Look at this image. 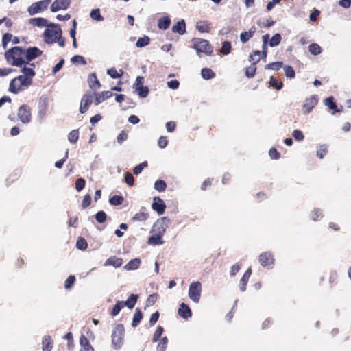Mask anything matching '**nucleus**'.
Wrapping results in <instances>:
<instances>
[{
    "label": "nucleus",
    "mask_w": 351,
    "mask_h": 351,
    "mask_svg": "<svg viewBox=\"0 0 351 351\" xmlns=\"http://www.w3.org/2000/svg\"><path fill=\"white\" fill-rule=\"evenodd\" d=\"M64 339H66L68 341V348L69 349H72L74 347V341H73V334L71 332H69L68 333H66L64 337Z\"/></svg>",
    "instance_id": "nucleus-60"
},
{
    "label": "nucleus",
    "mask_w": 351,
    "mask_h": 351,
    "mask_svg": "<svg viewBox=\"0 0 351 351\" xmlns=\"http://www.w3.org/2000/svg\"><path fill=\"white\" fill-rule=\"evenodd\" d=\"M48 99L47 97H41L38 102V117L43 119L48 111Z\"/></svg>",
    "instance_id": "nucleus-17"
},
{
    "label": "nucleus",
    "mask_w": 351,
    "mask_h": 351,
    "mask_svg": "<svg viewBox=\"0 0 351 351\" xmlns=\"http://www.w3.org/2000/svg\"><path fill=\"white\" fill-rule=\"evenodd\" d=\"M75 282V277L73 275L69 276L64 282V287L66 289H71Z\"/></svg>",
    "instance_id": "nucleus-56"
},
{
    "label": "nucleus",
    "mask_w": 351,
    "mask_h": 351,
    "mask_svg": "<svg viewBox=\"0 0 351 351\" xmlns=\"http://www.w3.org/2000/svg\"><path fill=\"white\" fill-rule=\"evenodd\" d=\"M317 102L318 98L316 95H312L309 98H307L302 106L304 114H306L310 113L313 108L317 105Z\"/></svg>",
    "instance_id": "nucleus-15"
},
{
    "label": "nucleus",
    "mask_w": 351,
    "mask_h": 351,
    "mask_svg": "<svg viewBox=\"0 0 351 351\" xmlns=\"http://www.w3.org/2000/svg\"><path fill=\"white\" fill-rule=\"evenodd\" d=\"M261 58V51L255 50L250 53L249 56V61L252 62V64L245 69V75L247 77L252 78L255 75L256 71V65L259 62Z\"/></svg>",
    "instance_id": "nucleus-5"
},
{
    "label": "nucleus",
    "mask_w": 351,
    "mask_h": 351,
    "mask_svg": "<svg viewBox=\"0 0 351 351\" xmlns=\"http://www.w3.org/2000/svg\"><path fill=\"white\" fill-rule=\"evenodd\" d=\"M323 217L322 211L319 208H315L311 213V219L317 221Z\"/></svg>",
    "instance_id": "nucleus-49"
},
{
    "label": "nucleus",
    "mask_w": 351,
    "mask_h": 351,
    "mask_svg": "<svg viewBox=\"0 0 351 351\" xmlns=\"http://www.w3.org/2000/svg\"><path fill=\"white\" fill-rule=\"evenodd\" d=\"M163 331H164L163 328L161 326H158L156 328L155 332L153 335V339H152L153 341L156 342V341H158L159 339L160 338V337L162 336Z\"/></svg>",
    "instance_id": "nucleus-57"
},
{
    "label": "nucleus",
    "mask_w": 351,
    "mask_h": 351,
    "mask_svg": "<svg viewBox=\"0 0 351 351\" xmlns=\"http://www.w3.org/2000/svg\"><path fill=\"white\" fill-rule=\"evenodd\" d=\"M153 210L157 212L159 215H162L165 213L166 205L163 200L159 197H154V202L152 204Z\"/></svg>",
    "instance_id": "nucleus-18"
},
{
    "label": "nucleus",
    "mask_w": 351,
    "mask_h": 351,
    "mask_svg": "<svg viewBox=\"0 0 351 351\" xmlns=\"http://www.w3.org/2000/svg\"><path fill=\"white\" fill-rule=\"evenodd\" d=\"M328 152L327 147L325 145H322L317 150V156L320 159L323 158Z\"/></svg>",
    "instance_id": "nucleus-55"
},
{
    "label": "nucleus",
    "mask_w": 351,
    "mask_h": 351,
    "mask_svg": "<svg viewBox=\"0 0 351 351\" xmlns=\"http://www.w3.org/2000/svg\"><path fill=\"white\" fill-rule=\"evenodd\" d=\"M310 53L313 55L317 56L322 53L321 47L317 43H312L308 47Z\"/></svg>",
    "instance_id": "nucleus-41"
},
{
    "label": "nucleus",
    "mask_w": 351,
    "mask_h": 351,
    "mask_svg": "<svg viewBox=\"0 0 351 351\" xmlns=\"http://www.w3.org/2000/svg\"><path fill=\"white\" fill-rule=\"evenodd\" d=\"M124 199L121 195H114L109 199V202L111 205L119 206L123 204Z\"/></svg>",
    "instance_id": "nucleus-40"
},
{
    "label": "nucleus",
    "mask_w": 351,
    "mask_h": 351,
    "mask_svg": "<svg viewBox=\"0 0 351 351\" xmlns=\"http://www.w3.org/2000/svg\"><path fill=\"white\" fill-rule=\"evenodd\" d=\"M170 220L167 217H162L154 223L151 230L152 234H156L163 237L167 228L169 226Z\"/></svg>",
    "instance_id": "nucleus-7"
},
{
    "label": "nucleus",
    "mask_w": 351,
    "mask_h": 351,
    "mask_svg": "<svg viewBox=\"0 0 351 351\" xmlns=\"http://www.w3.org/2000/svg\"><path fill=\"white\" fill-rule=\"evenodd\" d=\"M123 307L124 306H123L121 301H117L116 304L113 306V308H112V310L110 311V315H112V317L117 315L119 313L120 311Z\"/></svg>",
    "instance_id": "nucleus-43"
},
{
    "label": "nucleus",
    "mask_w": 351,
    "mask_h": 351,
    "mask_svg": "<svg viewBox=\"0 0 351 351\" xmlns=\"http://www.w3.org/2000/svg\"><path fill=\"white\" fill-rule=\"evenodd\" d=\"M281 35L278 33L275 34L269 40V45L270 47H276L278 45L281 41Z\"/></svg>",
    "instance_id": "nucleus-42"
},
{
    "label": "nucleus",
    "mask_w": 351,
    "mask_h": 351,
    "mask_svg": "<svg viewBox=\"0 0 351 351\" xmlns=\"http://www.w3.org/2000/svg\"><path fill=\"white\" fill-rule=\"evenodd\" d=\"M324 104L328 107L330 110H332V114H335L336 112H340L343 110V106H340L338 108L336 103L335 102L334 97L332 96L328 97L324 100Z\"/></svg>",
    "instance_id": "nucleus-20"
},
{
    "label": "nucleus",
    "mask_w": 351,
    "mask_h": 351,
    "mask_svg": "<svg viewBox=\"0 0 351 351\" xmlns=\"http://www.w3.org/2000/svg\"><path fill=\"white\" fill-rule=\"evenodd\" d=\"M230 51H231V43L229 41L223 42L222 44L221 53L224 55H228L230 53Z\"/></svg>",
    "instance_id": "nucleus-52"
},
{
    "label": "nucleus",
    "mask_w": 351,
    "mask_h": 351,
    "mask_svg": "<svg viewBox=\"0 0 351 351\" xmlns=\"http://www.w3.org/2000/svg\"><path fill=\"white\" fill-rule=\"evenodd\" d=\"M80 351H95L94 348L90 343L88 338L82 334L80 338Z\"/></svg>",
    "instance_id": "nucleus-22"
},
{
    "label": "nucleus",
    "mask_w": 351,
    "mask_h": 351,
    "mask_svg": "<svg viewBox=\"0 0 351 351\" xmlns=\"http://www.w3.org/2000/svg\"><path fill=\"white\" fill-rule=\"evenodd\" d=\"M79 138V131L78 130H73L68 135V140L71 143H75Z\"/></svg>",
    "instance_id": "nucleus-44"
},
{
    "label": "nucleus",
    "mask_w": 351,
    "mask_h": 351,
    "mask_svg": "<svg viewBox=\"0 0 351 351\" xmlns=\"http://www.w3.org/2000/svg\"><path fill=\"white\" fill-rule=\"evenodd\" d=\"M106 218L107 215L106 213L103 210L98 211L95 215V219L99 223L105 222Z\"/></svg>",
    "instance_id": "nucleus-51"
},
{
    "label": "nucleus",
    "mask_w": 351,
    "mask_h": 351,
    "mask_svg": "<svg viewBox=\"0 0 351 351\" xmlns=\"http://www.w3.org/2000/svg\"><path fill=\"white\" fill-rule=\"evenodd\" d=\"M259 262L264 267H272L274 263L273 254L269 252H265L259 255Z\"/></svg>",
    "instance_id": "nucleus-13"
},
{
    "label": "nucleus",
    "mask_w": 351,
    "mask_h": 351,
    "mask_svg": "<svg viewBox=\"0 0 351 351\" xmlns=\"http://www.w3.org/2000/svg\"><path fill=\"white\" fill-rule=\"evenodd\" d=\"M202 291V284L199 281L193 282L190 284L189 288V297L195 303H198L200 300Z\"/></svg>",
    "instance_id": "nucleus-8"
},
{
    "label": "nucleus",
    "mask_w": 351,
    "mask_h": 351,
    "mask_svg": "<svg viewBox=\"0 0 351 351\" xmlns=\"http://www.w3.org/2000/svg\"><path fill=\"white\" fill-rule=\"evenodd\" d=\"M53 347V341L50 335H45L42 340V351H51Z\"/></svg>",
    "instance_id": "nucleus-24"
},
{
    "label": "nucleus",
    "mask_w": 351,
    "mask_h": 351,
    "mask_svg": "<svg viewBox=\"0 0 351 351\" xmlns=\"http://www.w3.org/2000/svg\"><path fill=\"white\" fill-rule=\"evenodd\" d=\"M178 314L185 319H187L192 316L191 308L184 302L180 304L179 308L178 310Z\"/></svg>",
    "instance_id": "nucleus-19"
},
{
    "label": "nucleus",
    "mask_w": 351,
    "mask_h": 351,
    "mask_svg": "<svg viewBox=\"0 0 351 351\" xmlns=\"http://www.w3.org/2000/svg\"><path fill=\"white\" fill-rule=\"evenodd\" d=\"M284 71H285L286 77H289V78H293L295 77V71L292 66H288V65L285 66Z\"/></svg>",
    "instance_id": "nucleus-59"
},
{
    "label": "nucleus",
    "mask_w": 351,
    "mask_h": 351,
    "mask_svg": "<svg viewBox=\"0 0 351 351\" xmlns=\"http://www.w3.org/2000/svg\"><path fill=\"white\" fill-rule=\"evenodd\" d=\"M89 87L95 93L101 87V83L98 80L95 73L90 74L88 77Z\"/></svg>",
    "instance_id": "nucleus-21"
},
{
    "label": "nucleus",
    "mask_w": 351,
    "mask_h": 351,
    "mask_svg": "<svg viewBox=\"0 0 351 351\" xmlns=\"http://www.w3.org/2000/svg\"><path fill=\"white\" fill-rule=\"evenodd\" d=\"M172 31L175 33H178L180 35L186 32V23L184 20L178 21L172 27Z\"/></svg>",
    "instance_id": "nucleus-29"
},
{
    "label": "nucleus",
    "mask_w": 351,
    "mask_h": 351,
    "mask_svg": "<svg viewBox=\"0 0 351 351\" xmlns=\"http://www.w3.org/2000/svg\"><path fill=\"white\" fill-rule=\"evenodd\" d=\"M86 181L83 178H78L75 183V189L79 192L81 191L85 186Z\"/></svg>",
    "instance_id": "nucleus-61"
},
{
    "label": "nucleus",
    "mask_w": 351,
    "mask_h": 351,
    "mask_svg": "<svg viewBox=\"0 0 351 351\" xmlns=\"http://www.w3.org/2000/svg\"><path fill=\"white\" fill-rule=\"evenodd\" d=\"M123 264V259L115 256L108 258L105 263V265H112L116 268L119 267Z\"/></svg>",
    "instance_id": "nucleus-27"
},
{
    "label": "nucleus",
    "mask_w": 351,
    "mask_h": 351,
    "mask_svg": "<svg viewBox=\"0 0 351 351\" xmlns=\"http://www.w3.org/2000/svg\"><path fill=\"white\" fill-rule=\"evenodd\" d=\"M125 328L122 324H117L112 332V345L116 349H120L124 341Z\"/></svg>",
    "instance_id": "nucleus-4"
},
{
    "label": "nucleus",
    "mask_w": 351,
    "mask_h": 351,
    "mask_svg": "<svg viewBox=\"0 0 351 351\" xmlns=\"http://www.w3.org/2000/svg\"><path fill=\"white\" fill-rule=\"evenodd\" d=\"M282 65H283L282 62L278 61V62H271V63L267 64L265 66V69L278 71L280 68H282Z\"/></svg>",
    "instance_id": "nucleus-48"
},
{
    "label": "nucleus",
    "mask_w": 351,
    "mask_h": 351,
    "mask_svg": "<svg viewBox=\"0 0 351 351\" xmlns=\"http://www.w3.org/2000/svg\"><path fill=\"white\" fill-rule=\"evenodd\" d=\"M7 62L16 66H22L25 64V49L21 47H14L5 53Z\"/></svg>",
    "instance_id": "nucleus-1"
},
{
    "label": "nucleus",
    "mask_w": 351,
    "mask_h": 351,
    "mask_svg": "<svg viewBox=\"0 0 351 351\" xmlns=\"http://www.w3.org/2000/svg\"><path fill=\"white\" fill-rule=\"evenodd\" d=\"M138 295L136 294H131L128 300L126 301H121L123 306H127L130 309H132L134 307L137 300H138Z\"/></svg>",
    "instance_id": "nucleus-28"
},
{
    "label": "nucleus",
    "mask_w": 351,
    "mask_h": 351,
    "mask_svg": "<svg viewBox=\"0 0 351 351\" xmlns=\"http://www.w3.org/2000/svg\"><path fill=\"white\" fill-rule=\"evenodd\" d=\"M269 155L271 159L278 160L280 158V154L274 147H272L269 151Z\"/></svg>",
    "instance_id": "nucleus-64"
},
{
    "label": "nucleus",
    "mask_w": 351,
    "mask_h": 351,
    "mask_svg": "<svg viewBox=\"0 0 351 351\" xmlns=\"http://www.w3.org/2000/svg\"><path fill=\"white\" fill-rule=\"evenodd\" d=\"M43 51L37 47H30L26 50L25 49V62L28 64L32 60L40 56Z\"/></svg>",
    "instance_id": "nucleus-14"
},
{
    "label": "nucleus",
    "mask_w": 351,
    "mask_h": 351,
    "mask_svg": "<svg viewBox=\"0 0 351 351\" xmlns=\"http://www.w3.org/2000/svg\"><path fill=\"white\" fill-rule=\"evenodd\" d=\"M193 48L197 51V53L198 55H199L200 53H204L205 54L210 56L213 51V47L209 42L201 38L193 39Z\"/></svg>",
    "instance_id": "nucleus-6"
},
{
    "label": "nucleus",
    "mask_w": 351,
    "mask_h": 351,
    "mask_svg": "<svg viewBox=\"0 0 351 351\" xmlns=\"http://www.w3.org/2000/svg\"><path fill=\"white\" fill-rule=\"evenodd\" d=\"M252 269L249 267L244 274L243 275L241 279L240 280L239 288L241 291H245L246 290V285L249 280L250 276L252 275Z\"/></svg>",
    "instance_id": "nucleus-25"
},
{
    "label": "nucleus",
    "mask_w": 351,
    "mask_h": 351,
    "mask_svg": "<svg viewBox=\"0 0 351 351\" xmlns=\"http://www.w3.org/2000/svg\"><path fill=\"white\" fill-rule=\"evenodd\" d=\"M125 181L128 185L132 186L134 184V178L133 175L130 172H126L125 173Z\"/></svg>",
    "instance_id": "nucleus-62"
},
{
    "label": "nucleus",
    "mask_w": 351,
    "mask_h": 351,
    "mask_svg": "<svg viewBox=\"0 0 351 351\" xmlns=\"http://www.w3.org/2000/svg\"><path fill=\"white\" fill-rule=\"evenodd\" d=\"M47 20L44 18H33L30 19V23L34 26L37 27H47L49 25L47 23Z\"/></svg>",
    "instance_id": "nucleus-34"
},
{
    "label": "nucleus",
    "mask_w": 351,
    "mask_h": 351,
    "mask_svg": "<svg viewBox=\"0 0 351 351\" xmlns=\"http://www.w3.org/2000/svg\"><path fill=\"white\" fill-rule=\"evenodd\" d=\"M24 66L21 69V72L23 75H20L23 76L25 79H27L29 82L33 84V78L36 75V72L34 71L35 65L34 64H23Z\"/></svg>",
    "instance_id": "nucleus-12"
},
{
    "label": "nucleus",
    "mask_w": 351,
    "mask_h": 351,
    "mask_svg": "<svg viewBox=\"0 0 351 351\" xmlns=\"http://www.w3.org/2000/svg\"><path fill=\"white\" fill-rule=\"evenodd\" d=\"M196 29L202 33H208L210 30V23L206 21H199L196 24Z\"/></svg>",
    "instance_id": "nucleus-30"
},
{
    "label": "nucleus",
    "mask_w": 351,
    "mask_h": 351,
    "mask_svg": "<svg viewBox=\"0 0 351 351\" xmlns=\"http://www.w3.org/2000/svg\"><path fill=\"white\" fill-rule=\"evenodd\" d=\"M142 319H143L142 311L138 308H136L134 316H133V319H132V326L133 327L137 326L139 324V323L141 322Z\"/></svg>",
    "instance_id": "nucleus-33"
},
{
    "label": "nucleus",
    "mask_w": 351,
    "mask_h": 351,
    "mask_svg": "<svg viewBox=\"0 0 351 351\" xmlns=\"http://www.w3.org/2000/svg\"><path fill=\"white\" fill-rule=\"evenodd\" d=\"M269 38V34H266L263 36V50L261 51V56H262V58H265L267 53V41Z\"/></svg>",
    "instance_id": "nucleus-38"
},
{
    "label": "nucleus",
    "mask_w": 351,
    "mask_h": 351,
    "mask_svg": "<svg viewBox=\"0 0 351 351\" xmlns=\"http://www.w3.org/2000/svg\"><path fill=\"white\" fill-rule=\"evenodd\" d=\"M71 62H73L74 64L78 63V64H81L83 65L86 64V61L85 58L82 56H80V55H75V56H73L71 59Z\"/></svg>",
    "instance_id": "nucleus-54"
},
{
    "label": "nucleus",
    "mask_w": 351,
    "mask_h": 351,
    "mask_svg": "<svg viewBox=\"0 0 351 351\" xmlns=\"http://www.w3.org/2000/svg\"><path fill=\"white\" fill-rule=\"evenodd\" d=\"M149 214L145 212H139L136 213L132 220L133 221H145L148 219Z\"/></svg>",
    "instance_id": "nucleus-36"
},
{
    "label": "nucleus",
    "mask_w": 351,
    "mask_h": 351,
    "mask_svg": "<svg viewBox=\"0 0 351 351\" xmlns=\"http://www.w3.org/2000/svg\"><path fill=\"white\" fill-rule=\"evenodd\" d=\"M150 39L148 36H145L138 39L136 45L138 47H143L147 45L149 43Z\"/></svg>",
    "instance_id": "nucleus-50"
},
{
    "label": "nucleus",
    "mask_w": 351,
    "mask_h": 351,
    "mask_svg": "<svg viewBox=\"0 0 351 351\" xmlns=\"http://www.w3.org/2000/svg\"><path fill=\"white\" fill-rule=\"evenodd\" d=\"M167 343H168L167 337H162L161 341L158 343V344L157 346V350L158 351H165L167 348Z\"/></svg>",
    "instance_id": "nucleus-58"
},
{
    "label": "nucleus",
    "mask_w": 351,
    "mask_h": 351,
    "mask_svg": "<svg viewBox=\"0 0 351 351\" xmlns=\"http://www.w3.org/2000/svg\"><path fill=\"white\" fill-rule=\"evenodd\" d=\"M256 31L255 26H252L249 31L242 32L240 34V40L243 43L247 42L251 38L253 37L254 34Z\"/></svg>",
    "instance_id": "nucleus-26"
},
{
    "label": "nucleus",
    "mask_w": 351,
    "mask_h": 351,
    "mask_svg": "<svg viewBox=\"0 0 351 351\" xmlns=\"http://www.w3.org/2000/svg\"><path fill=\"white\" fill-rule=\"evenodd\" d=\"M32 84L23 76L13 78L9 84L8 90L13 94H18L27 90Z\"/></svg>",
    "instance_id": "nucleus-2"
},
{
    "label": "nucleus",
    "mask_w": 351,
    "mask_h": 351,
    "mask_svg": "<svg viewBox=\"0 0 351 351\" xmlns=\"http://www.w3.org/2000/svg\"><path fill=\"white\" fill-rule=\"evenodd\" d=\"M147 243L152 245H162L164 243V241L162 239V237L152 234L148 239Z\"/></svg>",
    "instance_id": "nucleus-31"
},
{
    "label": "nucleus",
    "mask_w": 351,
    "mask_h": 351,
    "mask_svg": "<svg viewBox=\"0 0 351 351\" xmlns=\"http://www.w3.org/2000/svg\"><path fill=\"white\" fill-rule=\"evenodd\" d=\"M51 28H47L44 32L45 42L48 44L56 43L62 37V29L59 25L51 24Z\"/></svg>",
    "instance_id": "nucleus-3"
},
{
    "label": "nucleus",
    "mask_w": 351,
    "mask_h": 351,
    "mask_svg": "<svg viewBox=\"0 0 351 351\" xmlns=\"http://www.w3.org/2000/svg\"><path fill=\"white\" fill-rule=\"evenodd\" d=\"M90 16L93 19L97 20L98 21H102L104 19V17L100 14L99 9L93 10L90 12Z\"/></svg>",
    "instance_id": "nucleus-53"
},
{
    "label": "nucleus",
    "mask_w": 351,
    "mask_h": 351,
    "mask_svg": "<svg viewBox=\"0 0 351 351\" xmlns=\"http://www.w3.org/2000/svg\"><path fill=\"white\" fill-rule=\"evenodd\" d=\"M71 4V0H55L50 7L52 12L66 10Z\"/></svg>",
    "instance_id": "nucleus-16"
},
{
    "label": "nucleus",
    "mask_w": 351,
    "mask_h": 351,
    "mask_svg": "<svg viewBox=\"0 0 351 351\" xmlns=\"http://www.w3.org/2000/svg\"><path fill=\"white\" fill-rule=\"evenodd\" d=\"M154 188L158 191L162 192L166 189L167 184L162 180H158L154 184Z\"/></svg>",
    "instance_id": "nucleus-46"
},
{
    "label": "nucleus",
    "mask_w": 351,
    "mask_h": 351,
    "mask_svg": "<svg viewBox=\"0 0 351 351\" xmlns=\"http://www.w3.org/2000/svg\"><path fill=\"white\" fill-rule=\"evenodd\" d=\"M95 99L94 103L95 105H98V104H101V102H103L104 101H105L106 99L112 97V91H110V90L102 91V92L98 93H97L95 92Z\"/></svg>",
    "instance_id": "nucleus-23"
},
{
    "label": "nucleus",
    "mask_w": 351,
    "mask_h": 351,
    "mask_svg": "<svg viewBox=\"0 0 351 351\" xmlns=\"http://www.w3.org/2000/svg\"><path fill=\"white\" fill-rule=\"evenodd\" d=\"M202 76L205 80H210L215 76L213 71L209 68H204L201 71Z\"/></svg>",
    "instance_id": "nucleus-39"
},
{
    "label": "nucleus",
    "mask_w": 351,
    "mask_h": 351,
    "mask_svg": "<svg viewBox=\"0 0 351 351\" xmlns=\"http://www.w3.org/2000/svg\"><path fill=\"white\" fill-rule=\"evenodd\" d=\"M141 263V262L139 258L132 259L125 265L124 267L127 270H134L138 268Z\"/></svg>",
    "instance_id": "nucleus-35"
},
{
    "label": "nucleus",
    "mask_w": 351,
    "mask_h": 351,
    "mask_svg": "<svg viewBox=\"0 0 351 351\" xmlns=\"http://www.w3.org/2000/svg\"><path fill=\"white\" fill-rule=\"evenodd\" d=\"M18 117L23 123H28L31 121V108L27 104L21 105L18 110Z\"/></svg>",
    "instance_id": "nucleus-10"
},
{
    "label": "nucleus",
    "mask_w": 351,
    "mask_h": 351,
    "mask_svg": "<svg viewBox=\"0 0 351 351\" xmlns=\"http://www.w3.org/2000/svg\"><path fill=\"white\" fill-rule=\"evenodd\" d=\"M269 84L272 87L275 88L278 90H280L283 86L282 82L278 81V79L273 76L270 77Z\"/></svg>",
    "instance_id": "nucleus-45"
},
{
    "label": "nucleus",
    "mask_w": 351,
    "mask_h": 351,
    "mask_svg": "<svg viewBox=\"0 0 351 351\" xmlns=\"http://www.w3.org/2000/svg\"><path fill=\"white\" fill-rule=\"evenodd\" d=\"M51 2V0H42L34 3L32 4L31 6L29 7L28 12L31 15L39 13L43 10H45L48 8Z\"/></svg>",
    "instance_id": "nucleus-11"
},
{
    "label": "nucleus",
    "mask_w": 351,
    "mask_h": 351,
    "mask_svg": "<svg viewBox=\"0 0 351 351\" xmlns=\"http://www.w3.org/2000/svg\"><path fill=\"white\" fill-rule=\"evenodd\" d=\"M171 24V19L168 16H163L158 19V27L159 29L166 30Z\"/></svg>",
    "instance_id": "nucleus-32"
},
{
    "label": "nucleus",
    "mask_w": 351,
    "mask_h": 351,
    "mask_svg": "<svg viewBox=\"0 0 351 351\" xmlns=\"http://www.w3.org/2000/svg\"><path fill=\"white\" fill-rule=\"evenodd\" d=\"M95 92H86L82 97L80 102V112L81 114H84L88 110L90 106L92 104L93 98L95 97Z\"/></svg>",
    "instance_id": "nucleus-9"
},
{
    "label": "nucleus",
    "mask_w": 351,
    "mask_h": 351,
    "mask_svg": "<svg viewBox=\"0 0 351 351\" xmlns=\"http://www.w3.org/2000/svg\"><path fill=\"white\" fill-rule=\"evenodd\" d=\"M76 247L79 250H84L88 247V243L83 237H79L76 242Z\"/></svg>",
    "instance_id": "nucleus-47"
},
{
    "label": "nucleus",
    "mask_w": 351,
    "mask_h": 351,
    "mask_svg": "<svg viewBox=\"0 0 351 351\" xmlns=\"http://www.w3.org/2000/svg\"><path fill=\"white\" fill-rule=\"evenodd\" d=\"M108 75H109L112 78L117 79L121 77L123 74V71L122 69H119L118 72L114 67H112L107 71Z\"/></svg>",
    "instance_id": "nucleus-37"
},
{
    "label": "nucleus",
    "mask_w": 351,
    "mask_h": 351,
    "mask_svg": "<svg viewBox=\"0 0 351 351\" xmlns=\"http://www.w3.org/2000/svg\"><path fill=\"white\" fill-rule=\"evenodd\" d=\"M147 166V161H145L138 165H136L134 169H133V172L135 175H138L139 173H141L143 171V169L146 167Z\"/></svg>",
    "instance_id": "nucleus-63"
}]
</instances>
